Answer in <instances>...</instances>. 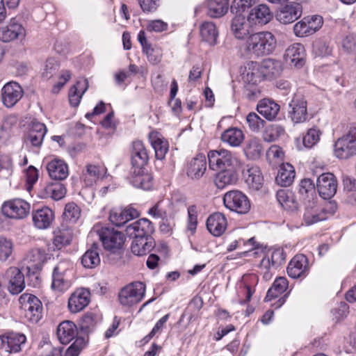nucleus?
I'll use <instances>...</instances> for the list:
<instances>
[{"instance_id":"nucleus-29","label":"nucleus","mask_w":356,"mask_h":356,"mask_svg":"<svg viewBox=\"0 0 356 356\" xmlns=\"http://www.w3.org/2000/svg\"><path fill=\"white\" fill-rule=\"evenodd\" d=\"M140 213L137 209L133 207L124 209H115L111 211L109 220L113 225L120 227L129 220L138 217Z\"/></svg>"},{"instance_id":"nucleus-42","label":"nucleus","mask_w":356,"mask_h":356,"mask_svg":"<svg viewBox=\"0 0 356 356\" xmlns=\"http://www.w3.org/2000/svg\"><path fill=\"white\" fill-rule=\"evenodd\" d=\"M47 254L45 250L42 248H33L26 256V260L31 263L30 266H27L28 272L30 273L31 268L35 270L41 269L42 265L47 260Z\"/></svg>"},{"instance_id":"nucleus-57","label":"nucleus","mask_w":356,"mask_h":356,"mask_svg":"<svg viewBox=\"0 0 356 356\" xmlns=\"http://www.w3.org/2000/svg\"><path fill=\"white\" fill-rule=\"evenodd\" d=\"M246 122L250 130L254 133H258L265 124V121L254 112H251L247 115Z\"/></svg>"},{"instance_id":"nucleus-40","label":"nucleus","mask_w":356,"mask_h":356,"mask_svg":"<svg viewBox=\"0 0 356 356\" xmlns=\"http://www.w3.org/2000/svg\"><path fill=\"white\" fill-rule=\"evenodd\" d=\"M155 246L152 236L133 238L131 250L133 254L142 256L149 253Z\"/></svg>"},{"instance_id":"nucleus-44","label":"nucleus","mask_w":356,"mask_h":356,"mask_svg":"<svg viewBox=\"0 0 356 356\" xmlns=\"http://www.w3.org/2000/svg\"><path fill=\"white\" fill-rule=\"evenodd\" d=\"M200 35L203 41L210 45L217 43L218 31L216 24L211 22H204L200 26Z\"/></svg>"},{"instance_id":"nucleus-62","label":"nucleus","mask_w":356,"mask_h":356,"mask_svg":"<svg viewBox=\"0 0 356 356\" xmlns=\"http://www.w3.org/2000/svg\"><path fill=\"white\" fill-rule=\"evenodd\" d=\"M274 266L270 264V258L265 257L262 259L259 265V273L262 275L263 279L265 281H268L272 278L273 271L272 269Z\"/></svg>"},{"instance_id":"nucleus-3","label":"nucleus","mask_w":356,"mask_h":356,"mask_svg":"<svg viewBox=\"0 0 356 356\" xmlns=\"http://www.w3.org/2000/svg\"><path fill=\"white\" fill-rule=\"evenodd\" d=\"M20 316L26 322L36 323L42 318V305L34 295L24 293L19 298Z\"/></svg>"},{"instance_id":"nucleus-39","label":"nucleus","mask_w":356,"mask_h":356,"mask_svg":"<svg viewBox=\"0 0 356 356\" xmlns=\"http://www.w3.org/2000/svg\"><path fill=\"white\" fill-rule=\"evenodd\" d=\"M133 175L131 183L134 186L145 191L150 190L153 186V177L151 174L145 172V168L131 170Z\"/></svg>"},{"instance_id":"nucleus-35","label":"nucleus","mask_w":356,"mask_h":356,"mask_svg":"<svg viewBox=\"0 0 356 356\" xmlns=\"http://www.w3.org/2000/svg\"><path fill=\"white\" fill-rule=\"evenodd\" d=\"M78 334L76 325L70 321L60 323L57 328V336L63 344H67L74 340Z\"/></svg>"},{"instance_id":"nucleus-32","label":"nucleus","mask_w":356,"mask_h":356,"mask_svg":"<svg viewBox=\"0 0 356 356\" xmlns=\"http://www.w3.org/2000/svg\"><path fill=\"white\" fill-rule=\"evenodd\" d=\"M245 181L248 187L254 191L259 190L264 184V177L259 167L248 165L243 171Z\"/></svg>"},{"instance_id":"nucleus-49","label":"nucleus","mask_w":356,"mask_h":356,"mask_svg":"<svg viewBox=\"0 0 356 356\" xmlns=\"http://www.w3.org/2000/svg\"><path fill=\"white\" fill-rule=\"evenodd\" d=\"M221 139L232 147H238L244 140V134L240 129L231 127L222 134Z\"/></svg>"},{"instance_id":"nucleus-41","label":"nucleus","mask_w":356,"mask_h":356,"mask_svg":"<svg viewBox=\"0 0 356 356\" xmlns=\"http://www.w3.org/2000/svg\"><path fill=\"white\" fill-rule=\"evenodd\" d=\"M47 131L46 126L39 122H33L27 136V141L34 147H40Z\"/></svg>"},{"instance_id":"nucleus-46","label":"nucleus","mask_w":356,"mask_h":356,"mask_svg":"<svg viewBox=\"0 0 356 356\" xmlns=\"http://www.w3.org/2000/svg\"><path fill=\"white\" fill-rule=\"evenodd\" d=\"M236 169L217 170L218 173L215 177V184L218 188H224L227 186L234 184L237 181Z\"/></svg>"},{"instance_id":"nucleus-31","label":"nucleus","mask_w":356,"mask_h":356,"mask_svg":"<svg viewBox=\"0 0 356 356\" xmlns=\"http://www.w3.org/2000/svg\"><path fill=\"white\" fill-rule=\"evenodd\" d=\"M302 15V6L298 3L285 6L277 15V19L282 24L292 23Z\"/></svg>"},{"instance_id":"nucleus-33","label":"nucleus","mask_w":356,"mask_h":356,"mask_svg":"<svg viewBox=\"0 0 356 356\" xmlns=\"http://www.w3.org/2000/svg\"><path fill=\"white\" fill-rule=\"evenodd\" d=\"M280 110V105L270 99H263L257 105L258 113L268 121L274 120Z\"/></svg>"},{"instance_id":"nucleus-4","label":"nucleus","mask_w":356,"mask_h":356,"mask_svg":"<svg viewBox=\"0 0 356 356\" xmlns=\"http://www.w3.org/2000/svg\"><path fill=\"white\" fill-rule=\"evenodd\" d=\"M72 264L69 259H62L54 267L51 289L65 291L72 285Z\"/></svg>"},{"instance_id":"nucleus-27","label":"nucleus","mask_w":356,"mask_h":356,"mask_svg":"<svg viewBox=\"0 0 356 356\" xmlns=\"http://www.w3.org/2000/svg\"><path fill=\"white\" fill-rule=\"evenodd\" d=\"M259 66L262 79H274L280 76L283 70L281 61L273 58L263 60L259 63Z\"/></svg>"},{"instance_id":"nucleus-16","label":"nucleus","mask_w":356,"mask_h":356,"mask_svg":"<svg viewBox=\"0 0 356 356\" xmlns=\"http://www.w3.org/2000/svg\"><path fill=\"white\" fill-rule=\"evenodd\" d=\"M138 40L142 46L143 52L146 55L148 61L152 65H157L162 59L163 49L158 45H152L146 38L144 31L138 34Z\"/></svg>"},{"instance_id":"nucleus-21","label":"nucleus","mask_w":356,"mask_h":356,"mask_svg":"<svg viewBox=\"0 0 356 356\" xmlns=\"http://www.w3.org/2000/svg\"><path fill=\"white\" fill-rule=\"evenodd\" d=\"M107 172L102 165L87 164L82 172L81 180L86 186H92L98 180L102 179Z\"/></svg>"},{"instance_id":"nucleus-64","label":"nucleus","mask_w":356,"mask_h":356,"mask_svg":"<svg viewBox=\"0 0 356 356\" xmlns=\"http://www.w3.org/2000/svg\"><path fill=\"white\" fill-rule=\"evenodd\" d=\"M307 25V19L305 17L296 23L293 26V33L297 37L310 35L311 33Z\"/></svg>"},{"instance_id":"nucleus-9","label":"nucleus","mask_w":356,"mask_h":356,"mask_svg":"<svg viewBox=\"0 0 356 356\" xmlns=\"http://www.w3.org/2000/svg\"><path fill=\"white\" fill-rule=\"evenodd\" d=\"M26 341L24 334L14 332H6L0 335V350L9 354L22 350Z\"/></svg>"},{"instance_id":"nucleus-63","label":"nucleus","mask_w":356,"mask_h":356,"mask_svg":"<svg viewBox=\"0 0 356 356\" xmlns=\"http://www.w3.org/2000/svg\"><path fill=\"white\" fill-rule=\"evenodd\" d=\"M266 155L270 161H275L277 164L283 161L284 156L282 148L277 145H272L268 149Z\"/></svg>"},{"instance_id":"nucleus-19","label":"nucleus","mask_w":356,"mask_h":356,"mask_svg":"<svg viewBox=\"0 0 356 356\" xmlns=\"http://www.w3.org/2000/svg\"><path fill=\"white\" fill-rule=\"evenodd\" d=\"M25 35L24 28L15 19H12L7 26L0 28V40L4 42L22 39Z\"/></svg>"},{"instance_id":"nucleus-58","label":"nucleus","mask_w":356,"mask_h":356,"mask_svg":"<svg viewBox=\"0 0 356 356\" xmlns=\"http://www.w3.org/2000/svg\"><path fill=\"white\" fill-rule=\"evenodd\" d=\"M13 250L12 241L6 238L0 237V261H6L12 254Z\"/></svg>"},{"instance_id":"nucleus-55","label":"nucleus","mask_w":356,"mask_h":356,"mask_svg":"<svg viewBox=\"0 0 356 356\" xmlns=\"http://www.w3.org/2000/svg\"><path fill=\"white\" fill-rule=\"evenodd\" d=\"M322 132L317 127H312L307 131L304 136L302 142L305 147L311 148L320 140Z\"/></svg>"},{"instance_id":"nucleus-59","label":"nucleus","mask_w":356,"mask_h":356,"mask_svg":"<svg viewBox=\"0 0 356 356\" xmlns=\"http://www.w3.org/2000/svg\"><path fill=\"white\" fill-rule=\"evenodd\" d=\"M256 0H234L231 5V12L236 15H241L242 13L249 9Z\"/></svg>"},{"instance_id":"nucleus-30","label":"nucleus","mask_w":356,"mask_h":356,"mask_svg":"<svg viewBox=\"0 0 356 356\" xmlns=\"http://www.w3.org/2000/svg\"><path fill=\"white\" fill-rule=\"evenodd\" d=\"M273 18V14L268 6L260 4L252 8L248 16V20L253 24H266Z\"/></svg>"},{"instance_id":"nucleus-47","label":"nucleus","mask_w":356,"mask_h":356,"mask_svg":"<svg viewBox=\"0 0 356 356\" xmlns=\"http://www.w3.org/2000/svg\"><path fill=\"white\" fill-rule=\"evenodd\" d=\"M295 175L296 172L293 165L288 163H282L276 177V181L278 184L288 186L293 183Z\"/></svg>"},{"instance_id":"nucleus-5","label":"nucleus","mask_w":356,"mask_h":356,"mask_svg":"<svg viewBox=\"0 0 356 356\" xmlns=\"http://www.w3.org/2000/svg\"><path fill=\"white\" fill-rule=\"evenodd\" d=\"M93 232L98 235L99 240L106 250L115 252L122 248L125 241V236L121 232L113 228L96 225L93 227Z\"/></svg>"},{"instance_id":"nucleus-45","label":"nucleus","mask_w":356,"mask_h":356,"mask_svg":"<svg viewBox=\"0 0 356 356\" xmlns=\"http://www.w3.org/2000/svg\"><path fill=\"white\" fill-rule=\"evenodd\" d=\"M88 87V80L83 79L79 80L76 85L70 88L69 101L72 106L76 107L79 104L82 95L87 90Z\"/></svg>"},{"instance_id":"nucleus-11","label":"nucleus","mask_w":356,"mask_h":356,"mask_svg":"<svg viewBox=\"0 0 356 356\" xmlns=\"http://www.w3.org/2000/svg\"><path fill=\"white\" fill-rule=\"evenodd\" d=\"M2 213L10 218L22 219L28 216L31 206L22 199H13L6 201L2 205Z\"/></svg>"},{"instance_id":"nucleus-20","label":"nucleus","mask_w":356,"mask_h":356,"mask_svg":"<svg viewBox=\"0 0 356 356\" xmlns=\"http://www.w3.org/2000/svg\"><path fill=\"white\" fill-rule=\"evenodd\" d=\"M90 293L86 289H76L68 300V308L72 313L82 311L90 302Z\"/></svg>"},{"instance_id":"nucleus-37","label":"nucleus","mask_w":356,"mask_h":356,"mask_svg":"<svg viewBox=\"0 0 356 356\" xmlns=\"http://www.w3.org/2000/svg\"><path fill=\"white\" fill-rule=\"evenodd\" d=\"M54 219V213L48 207H43L33 213L34 225L40 229H47L50 227Z\"/></svg>"},{"instance_id":"nucleus-26","label":"nucleus","mask_w":356,"mask_h":356,"mask_svg":"<svg viewBox=\"0 0 356 356\" xmlns=\"http://www.w3.org/2000/svg\"><path fill=\"white\" fill-rule=\"evenodd\" d=\"M241 78L243 81L248 84H256L259 82L262 79L259 63L247 62L241 68Z\"/></svg>"},{"instance_id":"nucleus-7","label":"nucleus","mask_w":356,"mask_h":356,"mask_svg":"<svg viewBox=\"0 0 356 356\" xmlns=\"http://www.w3.org/2000/svg\"><path fill=\"white\" fill-rule=\"evenodd\" d=\"M145 285L140 282L130 283L123 287L119 293L120 303L127 307L139 303L145 296Z\"/></svg>"},{"instance_id":"nucleus-54","label":"nucleus","mask_w":356,"mask_h":356,"mask_svg":"<svg viewBox=\"0 0 356 356\" xmlns=\"http://www.w3.org/2000/svg\"><path fill=\"white\" fill-rule=\"evenodd\" d=\"M285 129L280 124H270L263 132L262 137L264 141L270 143L278 140L284 135Z\"/></svg>"},{"instance_id":"nucleus-51","label":"nucleus","mask_w":356,"mask_h":356,"mask_svg":"<svg viewBox=\"0 0 356 356\" xmlns=\"http://www.w3.org/2000/svg\"><path fill=\"white\" fill-rule=\"evenodd\" d=\"M207 8V13L211 17H220L227 13L229 2L228 0H208Z\"/></svg>"},{"instance_id":"nucleus-43","label":"nucleus","mask_w":356,"mask_h":356,"mask_svg":"<svg viewBox=\"0 0 356 356\" xmlns=\"http://www.w3.org/2000/svg\"><path fill=\"white\" fill-rule=\"evenodd\" d=\"M73 238V231L71 228L62 225L54 232L53 244L57 249L70 244Z\"/></svg>"},{"instance_id":"nucleus-36","label":"nucleus","mask_w":356,"mask_h":356,"mask_svg":"<svg viewBox=\"0 0 356 356\" xmlns=\"http://www.w3.org/2000/svg\"><path fill=\"white\" fill-rule=\"evenodd\" d=\"M149 140L155 151L156 158L159 160L163 159L168 151V142L157 131L150 132Z\"/></svg>"},{"instance_id":"nucleus-28","label":"nucleus","mask_w":356,"mask_h":356,"mask_svg":"<svg viewBox=\"0 0 356 356\" xmlns=\"http://www.w3.org/2000/svg\"><path fill=\"white\" fill-rule=\"evenodd\" d=\"M46 169L49 177L55 180H63L69 175V170L67 163L59 159H54L47 162Z\"/></svg>"},{"instance_id":"nucleus-13","label":"nucleus","mask_w":356,"mask_h":356,"mask_svg":"<svg viewBox=\"0 0 356 356\" xmlns=\"http://www.w3.org/2000/svg\"><path fill=\"white\" fill-rule=\"evenodd\" d=\"M316 188L322 198L331 199L337 192V181L336 177L330 172L323 173L316 180Z\"/></svg>"},{"instance_id":"nucleus-60","label":"nucleus","mask_w":356,"mask_h":356,"mask_svg":"<svg viewBox=\"0 0 356 356\" xmlns=\"http://www.w3.org/2000/svg\"><path fill=\"white\" fill-rule=\"evenodd\" d=\"M59 63L53 58L47 60L42 76L44 79H51L58 70Z\"/></svg>"},{"instance_id":"nucleus-1","label":"nucleus","mask_w":356,"mask_h":356,"mask_svg":"<svg viewBox=\"0 0 356 356\" xmlns=\"http://www.w3.org/2000/svg\"><path fill=\"white\" fill-rule=\"evenodd\" d=\"M277 40L269 31H261L250 35L245 40L246 51L260 57L272 54L276 48Z\"/></svg>"},{"instance_id":"nucleus-56","label":"nucleus","mask_w":356,"mask_h":356,"mask_svg":"<svg viewBox=\"0 0 356 356\" xmlns=\"http://www.w3.org/2000/svg\"><path fill=\"white\" fill-rule=\"evenodd\" d=\"M63 216L67 220L74 223L81 216V209L75 203L70 202L65 205Z\"/></svg>"},{"instance_id":"nucleus-17","label":"nucleus","mask_w":356,"mask_h":356,"mask_svg":"<svg viewBox=\"0 0 356 356\" xmlns=\"http://www.w3.org/2000/svg\"><path fill=\"white\" fill-rule=\"evenodd\" d=\"M131 170L136 169L140 171V169L145 168L149 161V154L143 143L140 140L134 141L132 143L131 152Z\"/></svg>"},{"instance_id":"nucleus-14","label":"nucleus","mask_w":356,"mask_h":356,"mask_svg":"<svg viewBox=\"0 0 356 356\" xmlns=\"http://www.w3.org/2000/svg\"><path fill=\"white\" fill-rule=\"evenodd\" d=\"M1 92L2 103L7 108L13 107L24 95L22 88L15 81H10L5 84Z\"/></svg>"},{"instance_id":"nucleus-2","label":"nucleus","mask_w":356,"mask_h":356,"mask_svg":"<svg viewBox=\"0 0 356 356\" xmlns=\"http://www.w3.org/2000/svg\"><path fill=\"white\" fill-rule=\"evenodd\" d=\"M207 156L209 167L212 170L238 169L241 166L237 155L225 149L210 150Z\"/></svg>"},{"instance_id":"nucleus-6","label":"nucleus","mask_w":356,"mask_h":356,"mask_svg":"<svg viewBox=\"0 0 356 356\" xmlns=\"http://www.w3.org/2000/svg\"><path fill=\"white\" fill-rule=\"evenodd\" d=\"M334 154L341 159H347L356 154V122L350 124L346 134L337 140Z\"/></svg>"},{"instance_id":"nucleus-34","label":"nucleus","mask_w":356,"mask_h":356,"mask_svg":"<svg viewBox=\"0 0 356 356\" xmlns=\"http://www.w3.org/2000/svg\"><path fill=\"white\" fill-rule=\"evenodd\" d=\"M231 31L238 40H247L250 34V26L245 17L243 15H236L231 23Z\"/></svg>"},{"instance_id":"nucleus-23","label":"nucleus","mask_w":356,"mask_h":356,"mask_svg":"<svg viewBox=\"0 0 356 356\" xmlns=\"http://www.w3.org/2000/svg\"><path fill=\"white\" fill-rule=\"evenodd\" d=\"M227 227V218L222 213H214L207 218V229L214 236H221L226 230Z\"/></svg>"},{"instance_id":"nucleus-50","label":"nucleus","mask_w":356,"mask_h":356,"mask_svg":"<svg viewBox=\"0 0 356 356\" xmlns=\"http://www.w3.org/2000/svg\"><path fill=\"white\" fill-rule=\"evenodd\" d=\"M98 245L93 243L81 257V264L86 268H95L100 264L99 251Z\"/></svg>"},{"instance_id":"nucleus-25","label":"nucleus","mask_w":356,"mask_h":356,"mask_svg":"<svg viewBox=\"0 0 356 356\" xmlns=\"http://www.w3.org/2000/svg\"><path fill=\"white\" fill-rule=\"evenodd\" d=\"M326 218L325 210L319 207L316 202L308 201L306 203L303 219L307 225L324 220Z\"/></svg>"},{"instance_id":"nucleus-48","label":"nucleus","mask_w":356,"mask_h":356,"mask_svg":"<svg viewBox=\"0 0 356 356\" xmlns=\"http://www.w3.org/2000/svg\"><path fill=\"white\" fill-rule=\"evenodd\" d=\"M276 197L278 202L284 209L293 211L298 208V203L293 193L288 189L277 191Z\"/></svg>"},{"instance_id":"nucleus-24","label":"nucleus","mask_w":356,"mask_h":356,"mask_svg":"<svg viewBox=\"0 0 356 356\" xmlns=\"http://www.w3.org/2000/svg\"><path fill=\"white\" fill-rule=\"evenodd\" d=\"M207 170V161L204 155L200 154L193 158L186 167V175L193 180L200 179Z\"/></svg>"},{"instance_id":"nucleus-22","label":"nucleus","mask_w":356,"mask_h":356,"mask_svg":"<svg viewBox=\"0 0 356 356\" xmlns=\"http://www.w3.org/2000/svg\"><path fill=\"white\" fill-rule=\"evenodd\" d=\"M305 50L300 43L290 45L285 51L284 59L291 66L301 67L305 64Z\"/></svg>"},{"instance_id":"nucleus-61","label":"nucleus","mask_w":356,"mask_h":356,"mask_svg":"<svg viewBox=\"0 0 356 356\" xmlns=\"http://www.w3.org/2000/svg\"><path fill=\"white\" fill-rule=\"evenodd\" d=\"M270 256L267 255L270 258V264L275 268L281 266L285 261V253L284 250L282 248H276L269 252Z\"/></svg>"},{"instance_id":"nucleus-53","label":"nucleus","mask_w":356,"mask_h":356,"mask_svg":"<svg viewBox=\"0 0 356 356\" xmlns=\"http://www.w3.org/2000/svg\"><path fill=\"white\" fill-rule=\"evenodd\" d=\"M288 287V281L284 277L277 278L272 286L267 291L265 297V301H271L274 298H277L282 295Z\"/></svg>"},{"instance_id":"nucleus-38","label":"nucleus","mask_w":356,"mask_h":356,"mask_svg":"<svg viewBox=\"0 0 356 356\" xmlns=\"http://www.w3.org/2000/svg\"><path fill=\"white\" fill-rule=\"evenodd\" d=\"M259 278L257 275L251 274L244 276L240 286L239 296H245V299L241 300V304H245L250 301L254 292V287L257 284Z\"/></svg>"},{"instance_id":"nucleus-12","label":"nucleus","mask_w":356,"mask_h":356,"mask_svg":"<svg viewBox=\"0 0 356 356\" xmlns=\"http://www.w3.org/2000/svg\"><path fill=\"white\" fill-rule=\"evenodd\" d=\"M8 291L13 295L20 293L25 288L24 276L21 270L15 266H10L4 273Z\"/></svg>"},{"instance_id":"nucleus-15","label":"nucleus","mask_w":356,"mask_h":356,"mask_svg":"<svg viewBox=\"0 0 356 356\" xmlns=\"http://www.w3.org/2000/svg\"><path fill=\"white\" fill-rule=\"evenodd\" d=\"M154 230L153 225L147 218L139 219L126 228L127 236L131 238L152 236Z\"/></svg>"},{"instance_id":"nucleus-18","label":"nucleus","mask_w":356,"mask_h":356,"mask_svg":"<svg viewBox=\"0 0 356 356\" xmlns=\"http://www.w3.org/2000/svg\"><path fill=\"white\" fill-rule=\"evenodd\" d=\"M309 272L307 258L303 254H296L289 262L287 273L289 277L296 279L305 277Z\"/></svg>"},{"instance_id":"nucleus-10","label":"nucleus","mask_w":356,"mask_h":356,"mask_svg":"<svg viewBox=\"0 0 356 356\" xmlns=\"http://www.w3.org/2000/svg\"><path fill=\"white\" fill-rule=\"evenodd\" d=\"M289 118L294 124L305 122L308 119L307 101L300 93L295 94L289 104Z\"/></svg>"},{"instance_id":"nucleus-8","label":"nucleus","mask_w":356,"mask_h":356,"mask_svg":"<svg viewBox=\"0 0 356 356\" xmlns=\"http://www.w3.org/2000/svg\"><path fill=\"white\" fill-rule=\"evenodd\" d=\"M226 208L240 214L247 213L250 209V202L248 197L240 191H230L223 197Z\"/></svg>"},{"instance_id":"nucleus-52","label":"nucleus","mask_w":356,"mask_h":356,"mask_svg":"<svg viewBox=\"0 0 356 356\" xmlns=\"http://www.w3.org/2000/svg\"><path fill=\"white\" fill-rule=\"evenodd\" d=\"M263 151V146L260 139L252 138L248 140L244 147V153L246 157L251 160L259 159Z\"/></svg>"}]
</instances>
